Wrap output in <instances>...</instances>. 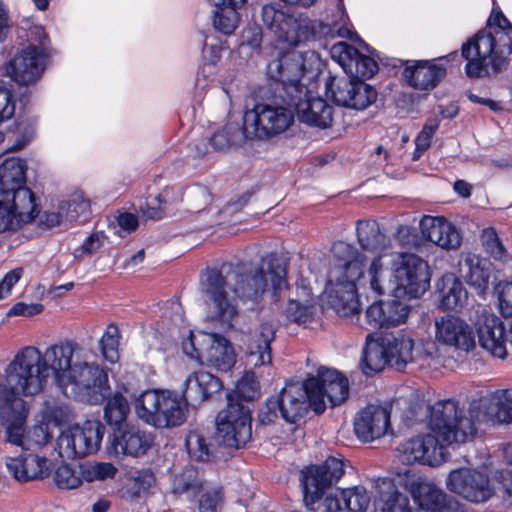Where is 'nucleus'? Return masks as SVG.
Here are the masks:
<instances>
[{
	"instance_id": "1",
	"label": "nucleus",
	"mask_w": 512,
	"mask_h": 512,
	"mask_svg": "<svg viewBox=\"0 0 512 512\" xmlns=\"http://www.w3.org/2000/svg\"><path fill=\"white\" fill-rule=\"evenodd\" d=\"M50 375L63 394L82 402L101 403L109 391L107 373L88 360L87 350L78 343L61 342L43 354L32 346L23 348L0 380V418L9 443L32 448L43 447L51 440L53 434L42 418L26 431L28 411L22 399L40 393Z\"/></svg>"
},
{
	"instance_id": "2",
	"label": "nucleus",
	"mask_w": 512,
	"mask_h": 512,
	"mask_svg": "<svg viewBox=\"0 0 512 512\" xmlns=\"http://www.w3.org/2000/svg\"><path fill=\"white\" fill-rule=\"evenodd\" d=\"M273 290L281 291L287 285L286 261L270 254L257 267L247 269L244 264L235 267L224 264L219 270L207 271L202 280V291L209 305V316L221 328H231L239 310L233 295L243 302H257L264 294L268 279Z\"/></svg>"
},
{
	"instance_id": "3",
	"label": "nucleus",
	"mask_w": 512,
	"mask_h": 512,
	"mask_svg": "<svg viewBox=\"0 0 512 512\" xmlns=\"http://www.w3.org/2000/svg\"><path fill=\"white\" fill-rule=\"evenodd\" d=\"M512 423V389H500L474 400L468 416L453 400H442L431 408V427L445 441L466 442L473 438L484 422Z\"/></svg>"
},
{
	"instance_id": "4",
	"label": "nucleus",
	"mask_w": 512,
	"mask_h": 512,
	"mask_svg": "<svg viewBox=\"0 0 512 512\" xmlns=\"http://www.w3.org/2000/svg\"><path fill=\"white\" fill-rule=\"evenodd\" d=\"M314 53L290 52L269 63L267 73L270 78L281 81L289 105L301 122L320 128L332 122V107L322 98L313 97L301 83V78L310 70Z\"/></svg>"
},
{
	"instance_id": "5",
	"label": "nucleus",
	"mask_w": 512,
	"mask_h": 512,
	"mask_svg": "<svg viewBox=\"0 0 512 512\" xmlns=\"http://www.w3.org/2000/svg\"><path fill=\"white\" fill-rule=\"evenodd\" d=\"M26 162L6 158L0 165V233L15 232L40 212L34 193L25 185Z\"/></svg>"
},
{
	"instance_id": "6",
	"label": "nucleus",
	"mask_w": 512,
	"mask_h": 512,
	"mask_svg": "<svg viewBox=\"0 0 512 512\" xmlns=\"http://www.w3.org/2000/svg\"><path fill=\"white\" fill-rule=\"evenodd\" d=\"M382 260H387L391 266L389 292L395 298H419L429 289L431 273L424 259L413 253H391L374 259L369 268L371 287L378 294L385 293L378 278L383 267Z\"/></svg>"
},
{
	"instance_id": "7",
	"label": "nucleus",
	"mask_w": 512,
	"mask_h": 512,
	"mask_svg": "<svg viewBox=\"0 0 512 512\" xmlns=\"http://www.w3.org/2000/svg\"><path fill=\"white\" fill-rule=\"evenodd\" d=\"M512 53L508 33L479 31L461 46L466 61L465 72L470 78L495 76L506 69Z\"/></svg>"
},
{
	"instance_id": "8",
	"label": "nucleus",
	"mask_w": 512,
	"mask_h": 512,
	"mask_svg": "<svg viewBox=\"0 0 512 512\" xmlns=\"http://www.w3.org/2000/svg\"><path fill=\"white\" fill-rule=\"evenodd\" d=\"M433 406L434 404L426 407L417 405L410 409V413L415 414V419L408 417L409 424L412 425L414 422L418 421V413L421 411L426 415L427 426L430 433L411 437L398 445L396 449L397 457L402 463H421L429 466H438L446 461L445 444L458 443L457 441H445L442 436L431 427V408Z\"/></svg>"
},
{
	"instance_id": "9",
	"label": "nucleus",
	"mask_w": 512,
	"mask_h": 512,
	"mask_svg": "<svg viewBox=\"0 0 512 512\" xmlns=\"http://www.w3.org/2000/svg\"><path fill=\"white\" fill-rule=\"evenodd\" d=\"M281 98L284 105L259 103L245 111L242 134L246 139L264 140L287 130L294 121V111L289 105L285 92Z\"/></svg>"
},
{
	"instance_id": "10",
	"label": "nucleus",
	"mask_w": 512,
	"mask_h": 512,
	"mask_svg": "<svg viewBox=\"0 0 512 512\" xmlns=\"http://www.w3.org/2000/svg\"><path fill=\"white\" fill-rule=\"evenodd\" d=\"M139 418L157 428L175 427L186 419V402L168 390H147L135 401Z\"/></svg>"
},
{
	"instance_id": "11",
	"label": "nucleus",
	"mask_w": 512,
	"mask_h": 512,
	"mask_svg": "<svg viewBox=\"0 0 512 512\" xmlns=\"http://www.w3.org/2000/svg\"><path fill=\"white\" fill-rule=\"evenodd\" d=\"M332 252L335 264L329 276L324 292V299L340 317L352 314V247L350 244L338 241L333 244Z\"/></svg>"
},
{
	"instance_id": "12",
	"label": "nucleus",
	"mask_w": 512,
	"mask_h": 512,
	"mask_svg": "<svg viewBox=\"0 0 512 512\" xmlns=\"http://www.w3.org/2000/svg\"><path fill=\"white\" fill-rule=\"evenodd\" d=\"M182 349L191 359L218 371L227 372L236 363L231 343L215 333L190 331L188 338L182 342Z\"/></svg>"
},
{
	"instance_id": "13",
	"label": "nucleus",
	"mask_w": 512,
	"mask_h": 512,
	"mask_svg": "<svg viewBox=\"0 0 512 512\" xmlns=\"http://www.w3.org/2000/svg\"><path fill=\"white\" fill-rule=\"evenodd\" d=\"M104 426L88 420L62 430L56 438V451L64 459H78L97 453L104 436Z\"/></svg>"
},
{
	"instance_id": "14",
	"label": "nucleus",
	"mask_w": 512,
	"mask_h": 512,
	"mask_svg": "<svg viewBox=\"0 0 512 512\" xmlns=\"http://www.w3.org/2000/svg\"><path fill=\"white\" fill-rule=\"evenodd\" d=\"M251 435L250 405L234 403V397H231L227 407L217 416V442L238 449L251 439Z\"/></svg>"
},
{
	"instance_id": "15",
	"label": "nucleus",
	"mask_w": 512,
	"mask_h": 512,
	"mask_svg": "<svg viewBox=\"0 0 512 512\" xmlns=\"http://www.w3.org/2000/svg\"><path fill=\"white\" fill-rule=\"evenodd\" d=\"M343 474L344 463L336 457H329L321 465H312L301 470L300 484L305 506L309 510L315 511L324 491L333 483L338 482Z\"/></svg>"
},
{
	"instance_id": "16",
	"label": "nucleus",
	"mask_w": 512,
	"mask_h": 512,
	"mask_svg": "<svg viewBox=\"0 0 512 512\" xmlns=\"http://www.w3.org/2000/svg\"><path fill=\"white\" fill-rule=\"evenodd\" d=\"M318 382L308 379L305 383L291 382L287 383L281 390L278 405L281 416L289 423H296L308 411L311 406L316 413L323 412V401L321 394H314V388Z\"/></svg>"
},
{
	"instance_id": "17",
	"label": "nucleus",
	"mask_w": 512,
	"mask_h": 512,
	"mask_svg": "<svg viewBox=\"0 0 512 512\" xmlns=\"http://www.w3.org/2000/svg\"><path fill=\"white\" fill-rule=\"evenodd\" d=\"M446 487L451 493L474 504L487 502L495 492L489 477L471 468L452 470L446 478Z\"/></svg>"
},
{
	"instance_id": "18",
	"label": "nucleus",
	"mask_w": 512,
	"mask_h": 512,
	"mask_svg": "<svg viewBox=\"0 0 512 512\" xmlns=\"http://www.w3.org/2000/svg\"><path fill=\"white\" fill-rule=\"evenodd\" d=\"M435 343L456 352L468 353L476 345L475 333L471 324L456 315H444L434 322Z\"/></svg>"
},
{
	"instance_id": "19",
	"label": "nucleus",
	"mask_w": 512,
	"mask_h": 512,
	"mask_svg": "<svg viewBox=\"0 0 512 512\" xmlns=\"http://www.w3.org/2000/svg\"><path fill=\"white\" fill-rule=\"evenodd\" d=\"M453 56H456V52L432 60H407L402 72L403 79L416 90H432L445 77L447 63Z\"/></svg>"
},
{
	"instance_id": "20",
	"label": "nucleus",
	"mask_w": 512,
	"mask_h": 512,
	"mask_svg": "<svg viewBox=\"0 0 512 512\" xmlns=\"http://www.w3.org/2000/svg\"><path fill=\"white\" fill-rule=\"evenodd\" d=\"M46 58L44 48L29 45L9 61L6 66V74L18 84H33L42 75Z\"/></svg>"
},
{
	"instance_id": "21",
	"label": "nucleus",
	"mask_w": 512,
	"mask_h": 512,
	"mask_svg": "<svg viewBox=\"0 0 512 512\" xmlns=\"http://www.w3.org/2000/svg\"><path fill=\"white\" fill-rule=\"evenodd\" d=\"M275 327L271 322H262L246 341L244 361L247 371L269 368L272 364L270 344L274 339Z\"/></svg>"
},
{
	"instance_id": "22",
	"label": "nucleus",
	"mask_w": 512,
	"mask_h": 512,
	"mask_svg": "<svg viewBox=\"0 0 512 512\" xmlns=\"http://www.w3.org/2000/svg\"><path fill=\"white\" fill-rule=\"evenodd\" d=\"M331 57L337 62L346 78H334L330 85L332 97L337 105L351 107L352 105V50L345 42L335 43L331 47Z\"/></svg>"
},
{
	"instance_id": "23",
	"label": "nucleus",
	"mask_w": 512,
	"mask_h": 512,
	"mask_svg": "<svg viewBox=\"0 0 512 512\" xmlns=\"http://www.w3.org/2000/svg\"><path fill=\"white\" fill-rule=\"evenodd\" d=\"M9 473L20 482L42 480L52 470V461L36 453H23L5 461Z\"/></svg>"
},
{
	"instance_id": "24",
	"label": "nucleus",
	"mask_w": 512,
	"mask_h": 512,
	"mask_svg": "<svg viewBox=\"0 0 512 512\" xmlns=\"http://www.w3.org/2000/svg\"><path fill=\"white\" fill-rule=\"evenodd\" d=\"M389 421L390 412L387 407L371 404L358 413L354 421V432L362 442H371L387 432Z\"/></svg>"
},
{
	"instance_id": "25",
	"label": "nucleus",
	"mask_w": 512,
	"mask_h": 512,
	"mask_svg": "<svg viewBox=\"0 0 512 512\" xmlns=\"http://www.w3.org/2000/svg\"><path fill=\"white\" fill-rule=\"evenodd\" d=\"M478 339L481 347L492 356L507 357V333L503 321L493 315H484L477 323Z\"/></svg>"
},
{
	"instance_id": "26",
	"label": "nucleus",
	"mask_w": 512,
	"mask_h": 512,
	"mask_svg": "<svg viewBox=\"0 0 512 512\" xmlns=\"http://www.w3.org/2000/svg\"><path fill=\"white\" fill-rule=\"evenodd\" d=\"M422 236L442 249H458L461 235L457 228L446 218L424 215L419 223Z\"/></svg>"
},
{
	"instance_id": "27",
	"label": "nucleus",
	"mask_w": 512,
	"mask_h": 512,
	"mask_svg": "<svg viewBox=\"0 0 512 512\" xmlns=\"http://www.w3.org/2000/svg\"><path fill=\"white\" fill-rule=\"evenodd\" d=\"M318 382L315 387L314 394L319 392L323 401V411L326 407V398L332 405L343 403L349 394L348 380L341 376L336 370L321 367L317 370L316 376L309 377Z\"/></svg>"
},
{
	"instance_id": "28",
	"label": "nucleus",
	"mask_w": 512,
	"mask_h": 512,
	"mask_svg": "<svg viewBox=\"0 0 512 512\" xmlns=\"http://www.w3.org/2000/svg\"><path fill=\"white\" fill-rule=\"evenodd\" d=\"M459 271L465 282L479 295H483L493 275L492 263L478 255L468 253L459 263Z\"/></svg>"
},
{
	"instance_id": "29",
	"label": "nucleus",
	"mask_w": 512,
	"mask_h": 512,
	"mask_svg": "<svg viewBox=\"0 0 512 512\" xmlns=\"http://www.w3.org/2000/svg\"><path fill=\"white\" fill-rule=\"evenodd\" d=\"M152 437L135 426L119 429L112 442L116 456L139 457L144 455L152 445Z\"/></svg>"
},
{
	"instance_id": "30",
	"label": "nucleus",
	"mask_w": 512,
	"mask_h": 512,
	"mask_svg": "<svg viewBox=\"0 0 512 512\" xmlns=\"http://www.w3.org/2000/svg\"><path fill=\"white\" fill-rule=\"evenodd\" d=\"M408 312L407 305L393 299L373 303L368 307L366 317L373 327L389 328L404 323Z\"/></svg>"
},
{
	"instance_id": "31",
	"label": "nucleus",
	"mask_w": 512,
	"mask_h": 512,
	"mask_svg": "<svg viewBox=\"0 0 512 512\" xmlns=\"http://www.w3.org/2000/svg\"><path fill=\"white\" fill-rule=\"evenodd\" d=\"M387 338L368 334L360 359V369L366 375L383 371L389 366L387 357Z\"/></svg>"
},
{
	"instance_id": "32",
	"label": "nucleus",
	"mask_w": 512,
	"mask_h": 512,
	"mask_svg": "<svg viewBox=\"0 0 512 512\" xmlns=\"http://www.w3.org/2000/svg\"><path fill=\"white\" fill-rule=\"evenodd\" d=\"M223 389L222 381L210 372L199 370L187 377L184 394L187 398L203 402Z\"/></svg>"
},
{
	"instance_id": "33",
	"label": "nucleus",
	"mask_w": 512,
	"mask_h": 512,
	"mask_svg": "<svg viewBox=\"0 0 512 512\" xmlns=\"http://www.w3.org/2000/svg\"><path fill=\"white\" fill-rule=\"evenodd\" d=\"M412 497L420 508L432 512H446L449 505L457 503L448 499L441 489L427 482H418L414 485Z\"/></svg>"
},
{
	"instance_id": "34",
	"label": "nucleus",
	"mask_w": 512,
	"mask_h": 512,
	"mask_svg": "<svg viewBox=\"0 0 512 512\" xmlns=\"http://www.w3.org/2000/svg\"><path fill=\"white\" fill-rule=\"evenodd\" d=\"M375 500L377 512H412L407 496L399 493L390 479L381 480Z\"/></svg>"
},
{
	"instance_id": "35",
	"label": "nucleus",
	"mask_w": 512,
	"mask_h": 512,
	"mask_svg": "<svg viewBox=\"0 0 512 512\" xmlns=\"http://www.w3.org/2000/svg\"><path fill=\"white\" fill-rule=\"evenodd\" d=\"M215 7L213 16L214 27L224 34H231L239 24L237 9L246 0H210Z\"/></svg>"
},
{
	"instance_id": "36",
	"label": "nucleus",
	"mask_w": 512,
	"mask_h": 512,
	"mask_svg": "<svg viewBox=\"0 0 512 512\" xmlns=\"http://www.w3.org/2000/svg\"><path fill=\"white\" fill-rule=\"evenodd\" d=\"M378 55L354 31V66L359 79L372 78L378 72Z\"/></svg>"
},
{
	"instance_id": "37",
	"label": "nucleus",
	"mask_w": 512,
	"mask_h": 512,
	"mask_svg": "<svg viewBox=\"0 0 512 512\" xmlns=\"http://www.w3.org/2000/svg\"><path fill=\"white\" fill-rule=\"evenodd\" d=\"M440 305L446 310H460L466 303L467 291L454 274H445L438 285Z\"/></svg>"
},
{
	"instance_id": "38",
	"label": "nucleus",
	"mask_w": 512,
	"mask_h": 512,
	"mask_svg": "<svg viewBox=\"0 0 512 512\" xmlns=\"http://www.w3.org/2000/svg\"><path fill=\"white\" fill-rule=\"evenodd\" d=\"M387 357L389 366L398 370L414 360V342L412 339L401 336L386 335Z\"/></svg>"
},
{
	"instance_id": "39",
	"label": "nucleus",
	"mask_w": 512,
	"mask_h": 512,
	"mask_svg": "<svg viewBox=\"0 0 512 512\" xmlns=\"http://www.w3.org/2000/svg\"><path fill=\"white\" fill-rule=\"evenodd\" d=\"M259 376L254 371H245L238 380L235 390L228 395V403L231 397H234V403L246 405L256 400L260 396Z\"/></svg>"
},
{
	"instance_id": "40",
	"label": "nucleus",
	"mask_w": 512,
	"mask_h": 512,
	"mask_svg": "<svg viewBox=\"0 0 512 512\" xmlns=\"http://www.w3.org/2000/svg\"><path fill=\"white\" fill-rule=\"evenodd\" d=\"M280 26L282 27V33H278L276 37L290 46L300 44L309 34L307 21L291 14H288Z\"/></svg>"
},
{
	"instance_id": "41",
	"label": "nucleus",
	"mask_w": 512,
	"mask_h": 512,
	"mask_svg": "<svg viewBox=\"0 0 512 512\" xmlns=\"http://www.w3.org/2000/svg\"><path fill=\"white\" fill-rule=\"evenodd\" d=\"M79 469L83 481L89 483L114 479L118 473V468L113 463L96 460L82 462Z\"/></svg>"
},
{
	"instance_id": "42",
	"label": "nucleus",
	"mask_w": 512,
	"mask_h": 512,
	"mask_svg": "<svg viewBox=\"0 0 512 512\" xmlns=\"http://www.w3.org/2000/svg\"><path fill=\"white\" fill-rule=\"evenodd\" d=\"M357 237L360 246L366 251H378L385 241V236L374 220L358 221Z\"/></svg>"
},
{
	"instance_id": "43",
	"label": "nucleus",
	"mask_w": 512,
	"mask_h": 512,
	"mask_svg": "<svg viewBox=\"0 0 512 512\" xmlns=\"http://www.w3.org/2000/svg\"><path fill=\"white\" fill-rule=\"evenodd\" d=\"M309 296V294H307ZM287 318L298 324H307L311 322L316 315V300L313 297L305 299L289 300L286 310Z\"/></svg>"
},
{
	"instance_id": "44",
	"label": "nucleus",
	"mask_w": 512,
	"mask_h": 512,
	"mask_svg": "<svg viewBox=\"0 0 512 512\" xmlns=\"http://www.w3.org/2000/svg\"><path fill=\"white\" fill-rule=\"evenodd\" d=\"M90 200L82 191L73 192L69 198L60 203V210L63 211L66 221H75L81 215L90 212Z\"/></svg>"
},
{
	"instance_id": "45",
	"label": "nucleus",
	"mask_w": 512,
	"mask_h": 512,
	"mask_svg": "<svg viewBox=\"0 0 512 512\" xmlns=\"http://www.w3.org/2000/svg\"><path fill=\"white\" fill-rule=\"evenodd\" d=\"M130 412L127 399L119 392L114 393L105 406V418L110 425H120Z\"/></svg>"
},
{
	"instance_id": "46",
	"label": "nucleus",
	"mask_w": 512,
	"mask_h": 512,
	"mask_svg": "<svg viewBox=\"0 0 512 512\" xmlns=\"http://www.w3.org/2000/svg\"><path fill=\"white\" fill-rule=\"evenodd\" d=\"M352 489L336 488L331 490L323 499L325 512H352Z\"/></svg>"
},
{
	"instance_id": "47",
	"label": "nucleus",
	"mask_w": 512,
	"mask_h": 512,
	"mask_svg": "<svg viewBox=\"0 0 512 512\" xmlns=\"http://www.w3.org/2000/svg\"><path fill=\"white\" fill-rule=\"evenodd\" d=\"M202 485V481L198 478V472L193 467L174 475L172 480L173 492L177 494H194L202 488Z\"/></svg>"
},
{
	"instance_id": "48",
	"label": "nucleus",
	"mask_w": 512,
	"mask_h": 512,
	"mask_svg": "<svg viewBox=\"0 0 512 512\" xmlns=\"http://www.w3.org/2000/svg\"><path fill=\"white\" fill-rule=\"evenodd\" d=\"M186 448L191 458L197 461H208L212 454V446L198 431H191L186 438Z\"/></svg>"
},
{
	"instance_id": "49",
	"label": "nucleus",
	"mask_w": 512,
	"mask_h": 512,
	"mask_svg": "<svg viewBox=\"0 0 512 512\" xmlns=\"http://www.w3.org/2000/svg\"><path fill=\"white\" fill-rule=\"evenodd\" d=\"M211 146L215 151H226L242 142L239 129L236 125H227L216 131L210 138Z\"/></svg>"
},
{
	"instance_id": "50",
	"label": "nucleus",
	"mask_w": 512,
	"mask_h": 512,
	"mask_svg": "<svg viewBox=\"0 0 512 512\" xmlns=\"http://www.w3.org/2000/svg\"><path fill=\"white\" fill-rule=\"evenodd\" d=\"M119 339L120 331L114 324L108 325L100 339L102 355L110 363H115L119 359Z\"/></svg>"
},
{
	"instance_id": "51",
	"label": "nucleus",
	"mask_w": 512,
	"mask_h": 512,
	"mask_svg": "<svg viewBox=\"0 0 512 512\" xmlns=\"http://www.w3.org/2000/svg\"><path fill=\"white\" fill-rule=\"evenodd\" d=\"M440 125L437 117H430L426 120L421 131L415 139V150L413 152V160H418L431 145L432 138Z\"/></svg>"
},
{
	"instance_id": "52",
	"label": "nucleus",
	"mask_w": 512,
	"mask_h": 512,
	"mask_svg": "<svg viewBox=\"0 0 512 512\" xmlns=\"http://www.w3.org/2000/svg\"><path fill=\"white\" fill-rule=\"evenodd\" d=\"M53 481L60 489H76L83 483V477L68 464L59 465L54 474Z\"/></svg>"
},
{
	"instance_id": "53",
	"label": "nucleus",
	"mask_w": 512,
	"mask_h": 512,
	"mask_svg": "<svg viewBox=\"0 0 512 512\" xmlns=\"http://www.w3.org/2000/svg\"><path fill=\"white\" fill-rule=\"evenodd\" d=\"M40 417L50 426H61L73 418L72 410L65 404L46 405Z\"/></svg>"
},
{
	"instance_id": "54",
	"label": "nucleus",
	"mask_w": 512,
	"mask_h": 512,
	"mask_svg": "<svg viewBox=\"0 0 512 512\" xmlns=\"http://www.w3.org/2000/svg\"><path fill=\"white\" fill-rule=\"evenodd\" d=\"M262 21L264 25L275 35L282 33L280 26L289 13L276 4H267L262 8Z\"/></svg>"
},
{
	"instance_id": "55",
	"label": "nucleus",
	"mask_w": 512,
	"mask_h": 512,
	"mask_svg": "<svg viewBox=\"0 0 512 512\" xmlns=\"http://www.w3.org/2000/svg\"><path fill=\"white\" fill-rule=\"evenodd\" d=\"M376 99L377 92L373 86L354 78V110H364Z\"/></svg>"
},
{
	"instance_id": "56",
	"label": "nucleus",
	"mask_w": 512,
	"mask_h": 512,
	"mask_svg": "<svg viewBox=\"0 0 512 512\" xmlns=\"http://www.w3.org/2000/svg\"><path fill=\"white\" fill-rule=\"evenodd\" d=\"M482 245L486 252L496 260H503L506 257L504 246L502 245L496 231L493 228H486L481 234Z\"/></svg>"
},
{
	"instance_id": "57",
	"label": "nucleus",
	"mask_w": 512,
	"mask_h": 512,
	"mask_svg": "<svg viewBox=\"0 0 512 512\" xmlns=\"http://www.w3.org/2000/svg\"><path fill=\"white\" fill-rule=\"evenodd\" d=\"M499 312L504 317L512 316V279L501 281L495 286Z\"/></svg>"
},
{
	"instance_id": "58",
	"label": "nucleus",
	"mask_w": 512,
	"mask_h": 512,
	"mask_svg": "<svg viewBox=\"0 0 512 512\" xmlns=\"http://www.w3.org/2000/svg\"><path fill=\"white\" fill-rule=\"evenodd\" d=\"M222 502V490L220 488H208L202 493L198 508L200 512H218Z\"/></svg>"
},
{
	"instance_id": "59",
	"label": "nucleus",
	"mask_w": 512,
	"mask_h": 512,
	"mask_svg": "<svg viewBox=\"0 0 512 512\" xmlns=\"http://www.w3.org/2000/svg\"><path fill=\"white\" fill-rule=\"evenodd\" d=\"M15 112V101L8 89L0 88V123L12 118Z\"/></svg>"
},
{
	"instance_id": "60",
	"label": "nucleus",
	"mask_w": 512,
	"mask_h": 512,
	"mask_svg": "<svg viewBox=\"0 0 512 512\" xmlns=\"http://www.w3.org/2000/svg\"><path fill=\"white\" fill-rule=\"evenodd\" d=\"M116 221L119 230L115 231V233L120 237H124L127 234L132 233L137 229L139 225L137 217L131 213L119 214Z\"/></svg>"
},
{
	"instance_id": "61",
	"label": "nucleus",
	"mask_w": 512,
	"mask_h": 512,
	"mask_svg": "<svg viewBox=\"0 0 512 512\" xmlns=\"http://www.w3.org/2000/svg\"><path fill=\"white\" fill-rule=\"evenodd\" d=\"M23 274L22 268L9 271L0 282V300L8 296L13 286L20 280Z\"/></svg>"
},
{
	"instance_id": "62",
	"label": "nucleus",
	"mask_w": 512,
	"mask_h": 512,
	"mask_svg": "<svg viewBox=\"0 0 512 512\" xmlns=\"http://www.w3.org/2000/svg\"><path fill=\"white\" fill-rule=\"evenodd\" d=\"M489 28L483 29L482 31H489L495 33L497 31H502L506 33L505 30L510 27V22L508 19L499 11H493L488 19Z\"/></svg>"
},
{
	"instance_id": "63",
	"label": "nucleus",
	"mask_w": 512,
	"mask_h": 512,
	"mask_svg": "<svg viewBox=\"0 0 512 512\" xmlns=\"http://www.w3.org/2000/svg\"><path fill=\"white\" fill-rule=\"evenodd\" d=\"M155 482V477L152 472L146 470L138 472L133 478L134 486L137 488V494L148 490Z\"/></svg>"
},
{
	"instance_id": "64",
	"label": "nucleus",
	"mask_w": 512,
	"mask_h": 512,
	"mask_svg": "<svg viewBox=\"0 0 512 512\" xmlns=\"http://www.w3.org/2000/svg\"><path fill=\"white\" fill-rule=\"evenodd\" d=\"M65 220L63 211L60 210V206L57 211H46L40 219V223L46 228H53L62 224Z\"/></svg>"
}]
</instances>
